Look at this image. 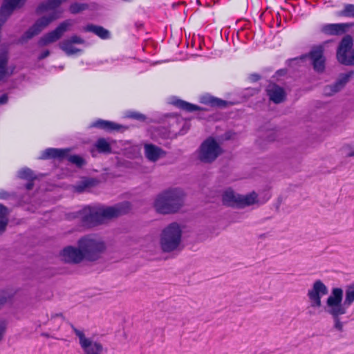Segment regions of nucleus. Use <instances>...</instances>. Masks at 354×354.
Wrapping results in <instances>:
<instances>
[{
  "instance_id": "f257e3e1",
  "label": "nucleus",
  "mask_w": 354,
  "mask_h": 354,
  "mask_svg": "<svg viewBox=\"0 0 354 354\" xmlns=\"http://www.w3.org/2000/svg\"><path fill=\"white\" fill-rule=\"evenodd\" d=\"M130 209L131 205L127 201L109 207L101 205L87 206L83 209L82 221L88 227L97 226L106 221L127 214Z\"/></svg>"
},
{
  "instance_id": "f03ea898",
  "label": "nucleus",
  "mask_w": 354,
  "mask_h": 354,
  "mask_svg": "<svg viewBox=\"0 0 354 354\" xmlns=\"http://www.w3.org/2000/svg\"><path fill=\"white\" fill-rule=\"evenodd\" d=\"M184 203V193L178 188L169 189L159 194L155 201L156 210L163 214L177 212Z\"/></svg>"
},
{
  "instance_id": "7ed1b4c3",
  "label": "nucleus",
  "mask_w": 354,
  "mask_h": 354,
  "mask_svg": "<svg viewBox=\"0 0 354 354\" xmlns=\"http://www.w3.org/2000/svg\"><path fill=\"white\" fill-rule=\"evenodd\" d=\"M77 246L82 249L85 260L88 261H95L100 259L106 248L102 239L93 234L80 238Z\"/></svg>"
},
{
  "instance_id": "20e7f679",
  "label": "nucleus",
  "mask_w": 354,
  "mask_h": 354,
  "mask_svg": "<svg viewBox=\"0 0 354 354\" xmlns=\"http://www.w3.org/2000/svg\"><path fill=\"white\" fill-rule=\"evenodd\" d=\"M342 299L343 290L340 288H334L326 300V312L333 319V328L339 332L344 330V323L340 320V315L346 314L345 302L342 304Z\"/></svg>"
},
{
  "instance_id": "39448f33",
  "label": "nucleus",
  "mask_w": 354,
  "mask_h": 354,
  "mask_svg": "<svg viewBox=\"0 0 354 354\" xmlns=\"http://www.w3.org/2000/svg\"><path fill=\"white\" fill-rule=\"evenodd\" d=\"M182 229L177 223H171L163 229L160 236L162 252L169 253L179 249L182 240Z\"/></svg>"
},
{
  "instance_id": "423d86ee",
  "label": "nucleus",
  "mask_w": 354,
  "mask_h": 354,
  "mask_svg": "<svg viewBox=\"0 0 354 354\" xmlns=\"http://www.w3.org/2000/svg\"><path fill=\"white\" fill-rule=\"evenodd\" d=\"M257 199V195L255 192L243 196L228 189L223 194V204L232 207L243 208L254 204Z\"/></svg>"
},
{
  "instance_id": "0eeeda50",
  "label": "nucleus",
  "mask_w": 354,
  "mask_h": 354,
  "mask_svg": "<svg viewBox=\"0 0 354 354\" xmlns=\"http://www.w3.org/2000/svg\"><path fill=\"white\" fill-rule=\"evenodd\" d=\"M222 153V149L215 139L209 137L205 140L198 149V159L204 163L214 162Z\"/></svg>"
},
{
  "instance_id": "6e6552de",
  "label": "nucleus",
  "mask_w": 354,
  "mask_h": 354,
  "mask_svg": "<svg viewBox=\"0 0 354 354\" xmlns=\"http://www.w3.org/2000/svg\"><path fill=\"white\" fill-rule=\"evenodd\" d=\"M57 18L56 13H52L48 16H44L38 19L35 23L30 26L20 37L19 42L21 44L27 42L33 37L39 35L52 21Z\"/></svg>"
},
{
  "instance_id": "1a4fd4ad",
  "label": "nucleus",
  "mask_w": 354,
  "mask_h": 354,
  "mask_svg": "<svg viewBox=\"0 0 354 354\" xmlns=\"http://www.w3.org/2000/svg\"><path fill=\"white\" fill-rule=\"evenodd\" d=\"M71 328L79 338V343L84 352V354H102L103 346L101 343L93 342L89 338H86L84 332L76 328L73 324H71Z\"/></svg>"
},
{
  "instance_id": "9d476101",
  "label": "nucleus",
  "mask_w": 354,
  "mask_h": 354,
  "mask_svg": "<svg viewBox=\"0 0 354 354\" xmlns=\"http://www.w3.org/2000/svg\"><path fill=\"white\" fill-rule=\"evenodd\" d=\"M328 292L326 286L320 280H316L310 289L308 290L307 296L309 299L310 306L320 308L322 306L321 299Z\"/></svg>"
},
{
  "instance_id": "9b49d317",
  "label": "nucleus",
  "mask_w": 354,
  "mask_h": 354,
  "mask_svg": "<svg viewBox=\"0 0 354 354\" xmlns=\"http://www.w3.org/2000/svg\"><path fill=\"white\" fill-rule=\"evenodd\" d=\"M72 25L70 20L62 22L55 30L45 34L38 41L39 46H45L59 40Z\"/></svg>"
},
{
  "instance_id": "f8f14e48",
  "label": "nucleus",
  "mask_w": 354,
  "mask_h": 354,
  "mask_svg": "<svg viewBox=\"0 0 354 354\" xmlns=\"http://www.w3.org/2000/svg\"><path fill=\"white\" fill-rule=\"evenodd\" d=\"M309 57L312 61L313 68L318 73H322L325 69V58L324 57V48L322 46L313 47L308 55L300 57V59H304Z\"/></svg>"
},
{
  "instance_id": "ddd939ff",
  "label": "nucleus",
  "mask_w": 354,
  "mask_h": 354,
  "mask_svg": "<svg viewBox=\"0 0 354 354\" xmlns=\"http://www.w3.org/2000/svg\"><path fill=\"white\" fill-rule=\"evenodd\" d=\"M62 261L71 264H79L85 260L80 247L66 246L60 252Z\"/></svg>"
},
{
  "instance_id": "4468645a",
  "label": "nucleus",
  "mask_w": 354,
  "mask_h": 354,
  "mask_svg": "<svg viewBox=\"0 0 354 354\" xmlns=\"http://www.w3.org/2000/svg\"><path fill=\"white\" fill-rule=\"evenodd\" d=\"M353 26V23L327 24L322 26L321 31L326 35H342Z\"/></svg>"
},
{
  "instance_id": "2eb2a0df",
  "label": "nucleus",
  "mask_w": 354,
  "mask_h": 354,
  "mask_svg": "<svg viewBox=\"0 0 354 354\" xmlns=\"http://www.w3.org/2000/svg\"><path fill=\"white\" fill-rule=\"evenodd\" d=\"M266 91L269 100L274 104H280L286 100V93L285 90L275 83L269 84Z\"/></svg>"
},
{
  "instance_id": "dca6fc26",
  "label": "nucleus",
  "mask_w": 354,
  "mask_h": 354,
  "mask_svg": "<svg viewBox=\"0 0 354 354\" xmlns=\"http://www.w3.org/2000/svg\"><path fill=\"white\" fill-rule=\"evenodd\" d=\"M351 76V73L342 74L333 84L324 86V95L326 96H331L340 91L348 82Z\"/></svg>"
},
{
  "instance_id": "f3484780",
  "label": "nucleus",
  "mask_w": 354,
  "mask_h": 354,
  "mask_svg": "<svg viewBox=\"0 0 354 354\" xmlns=\"http://www.w3.org/2000/svg\"><path fill=\"white\" fill-rule=\"evenodd\" d=\"M353 45V40L351 35H346L344 36L337 50V59L339 63L345 60V58L347 56V53L351 51Z\"/></svg>"
},
{
  "instance_id": "a211bd4d",
  "label": "nucleus",
  "mask_w": 354,
  "mask_h": 354,
  "mask_svg": "<svg viewBox=\"0 0 354 354\" xmlns=\"http://www.w3.org/2000/svg\"><path fill=\"white\" fill-rule=\"evenodd\" d=\"M90 127L103 129L108 132H112L114 131H124L127 129V127L122 126L121 124L102 119H98L96 121L91 123Z\"/></svg>"
},
{
  "instance_id": "6ab92c4d",
  "label": "nucleus",
  "mask_w": 354,
  "mask_h": 354,
  "mask_svg": "<svg viewBox=\"0 0 354 354\" xmlns=\"http://www.w3.org/2000/svg\"><path fill=\"white\" fill-rule=\"evenodd\" d=\"M70 149H57V148H48L42 151L39 159L48 160V159H58L59 160L66 158Z\"/></svg>"
},
{
  "instance_id": "aec40b11",
  "label": "nucleus",
  "mask_w": 354,
  "mask_h": 354,
  "mask_svg": "<svg viewBox=\"0 0 354 354\" xmlns=\"http://www.w3.org/2000/svg\"><path fill=\"white\" fill-rule=\"evenodd\" d=\"M145 157L151 162H155L159 158L166 156V151L153 144H145L144 146Z\"/></svg>"
},
{
  "instance_id": "412c9836",
  "label": "nucleus",
  "mask_w": 354,
  "mask_h": 354,
  "mask_svg": "<svg viewBox=\"0 0 354 354\" xmlns=\"http://www.w3.org/2000/svg\"><path fill=\"white\" fill-rule=\"evenodd\" d=\"M84 32H93L102 39L110 37V32L108 30L100 26L89 24L83 28Z\"/></svg>"
},
{
  "instance_id": "4be33fe9",
  "label": "nucleus",
  "mask_w": 354,
  "mask_h": 354,
  "mask_svg": "<svg viewBox=\"0 0 354 354\" xmlns=\"http://www.w3.org/2000/svg\"><path fill=\"white\" fill-rule=\"evenodd\" d=\"M62 2H64L63 0H47L45 2L41 3L37 6L36 12L37 14H41L45 11L55 9L58 8Z\"/></svg>"
},
{
  "instance_id": "5701e85b",
  "label": "nucleus",
  "mask_w": 354,
  "mask_h": 354,
  "mask_svg": "<svg viewBox=\"0 0 354 354\" xmlns=\"http://www.w3.org/2000/svg\"><path fill=\"white\" fill-rule=\"evenodd\" d=\"M171 103L176 107L189 113L202 110L201 107L180 99H175Z\"/></svg>"
},
{
  "instance_id": "b1692460",
  "label": "nucleus",
  "mask_w": 354,
  "mask_h": 354,
  "mask_svg": "<svg viewBox=\"0 0 354 354\" xmlns=\"http://www.w3.org/2000/svg\"><path fill=\"white\" fill-rule=\"evenodd\" d=\"M201 102L209 105L212 107H225L227 102L220 98H217L211 95H205L202 97Z\"/></svg>"
},
{
  "instance_id": "393cba45",
  "label": "nucleus",
  "mask_w": 354,
  "mask_h": 354,
  "mask_svg": "<svg viewBox=\"0 0 354 354\" xmlns=\"http://www.w3.org/2000/svg\"><path fill=\"white\" fill-rule=\"evenodd\" d=\"M59 47L68 56L82 51L80 49L74 47L73 44L66 40H63L60 42L59 44Z\"/></svg>"
},
{
  "instance_id": "a878e982",
  "label": "nucleus",
  "mask_w": 354,
  "mask_h": 354,
  "mask_svg": "<svg viewBox=\"0 0 354 354\" xmlns=\"http://www.w3.org/2000/svg\"><path fill=\"white\" fill-rule=\"evenodd\" d=\"M95 146L100 153H110L111 152L110 144L103 138H99L96 141Z\"/></svg>"
},
{
  "instance_id": "bb28decb",
  "label": "nucleus",
  "mask_w": 354,
  "mask_h": 354,
  "mask_svg": "<svg viewBox=\"0 0 354 354\" xmlns=\"http://www.w3.org/2000/svg\"><path fill=\"white\" fill-rule=\"evenodd\" d=\"M337 15L338 17L354 18V4H345L343 9L337 12Z\"/></svg>"
},
{
  "instance_id": "cd10ccee",
  "label": "nucleus",
  "mask_w": 354,
  "mask_h": 354,
  "mask_svg": "<svg viewBox=\"0 0 354 354\" xmlns=\"http://www.w3.org/2000/svg\"><path fill=\"white\" fill-rule=\"evenodd\" d=\"M354 301V285L351 284L347 287L346 290V297L344 299L346 311L347 308L349 307Z\"/></svg>"
},
{
  "instance_id": "c85d7f7f",
  "label": "nucleus",
  "mask_w": 354,
  "mask_h": 354,
  "mask_svg": "<svg viewBox=\"0 0 354 354\" xmlns=\"http://www.w3.org/2000/svg\"><path fill=\"white\" fill-rule=\"evenodd\" d=\"M18 177L28 181H33L36 178L33 171L27 167L24 168L18 171Z\"/></svg>"
},
{
  "instance_id": "c756f323",
  "label": "nucleus",
  "mask_w": 354,
  "mask_h": 354,
  "mask_svg": "<svg viewBox=\"0 0 354 354\" xmlns=\"http://www.w3.org/2000/svg\"><path fill=\"white\" fill-rule=\"evenodd\" d=\"M88 8L87 3H73L69 7V11L72 14H77Z\"/></svg>"
},
{
  "instance_id": "7c9ffc66",
  "label": "nucleus",
  "mask_w": 354,
  "mask_h": 354,
  "mask_svg": "<svg viewBox=\"0 0 354 354\" xmlns=\"http://www.w3.org/2000/svg\"><path fill=\"white\" fill-rule=\"evenodd\" d=\"M68 160L78 167H82L86 164L85 160L78 155L67 156Z\"/></svg>"
},
{
  "instance_id": "2f4dec72",
  "label": "nucleus",
  "mask_w": 354,
  "mask_h": 354,
  "mask_svg": "<svg viewBox=\"0 0 354 354\" xmlns=\"http://www.w3.org/2000/svg\"><path fill=\"white\" fill-rule=\"evenodd\" d=\"M127 116L129 118L135 119V120H140V121H144L146 119V117L145 115H143L140 113H138V112H136V111L129 112L127 114Z\"/></svg>"
},
{
  "instance_id": "473e14b6",
  "label": "nucleus",
  "mask_w": 354,
  "mask_h": 354,
  "mask_svg": "<svg viewBox=\"0 0 354 354\" xmlns=\"http://www.w3.org/2000/svg\"><path fill=\"white\" fill-rule=\"evenodd\" d=\"M65 40L68 42H70V44H83L85 43V41L82 37L77 35H73L70 38Z\"/></svg>"
},
{
  "instance_id": "72a5a7b5",
  "label": "nucleus",
  "mask_w": 354,
  "mask_h": 354,
  "mask_svg": "<svg viewBox=\"0 0 354 354\" xmlns=\"http://www.w3.org/2000/svg\"><path fill=\"white\" fill-rule=\"evenodd\" d=\"M342 64L346 66L354 65V49L351 52V56H346L345 60L342 62Z\"/></svg>"
},
{
  "instance_id": "f704fd0d",
  "label": "nucleus",
  "mask_w": 354,
  "mask_h": 354,
  "mask_svg": "<svg viewBox=\"0 0 354 354\" xmlns=\"http://www.w3.org/2000/svg\"><path fill=\"white\" fill-rule=\"evenodd\" d=\"M8 223V218H0V234L6 231Z\"/></svg>"
},
{
  "instance_id": "c9c22d12",
  "label": "nucleus",
  "mask_w": 354,
  "mask_h": 354,
  "mask_svg": "<svg viewBox=\"0 0 354 354\" xmlns=\"http://www.w3.org/2000/svg\"><path fill=\"white\" fill-rule=\"evenodd\" d=\"M8 214V208L3 205L0 204V218H7Z\"/></svg>"
},
{
  "instance_id": "e433bc0d",
  "label": "nucleus",
  "mask_w": 354,
  "mask_h": 354,
  "mask_svg": "<svg viewBox=\"0 0 354 354\" xmlns=\"http://www.w3.org/2000/svg\"><path fill=\"white\" fill-rule=\"evenodd\" d=\"M88 185H89V183L88 181H84L80 185H79L76 187V190L78 192H82L84 190L85 188L88 187Z\"/></svg>"
},
{
  "instance_id": "4c0bfd02",
  "label": "nucleus",
  "mask_w": 354,
  "mask_h": 354,
  "mask_svg": "<svg viewBox=\"0 0 354 354\" xmlns=\"http://www.w3.org/2000/svg\"><path fill=\"white\" fill-rule=\"evenodd\" d=\"M276 138H277L276 133H275V132H274L272 131L268 132V133L266 135V140L268 142H272L276 139Z\"/></svg>"
},
{
  "instance_id": "58836bf2",
  "label": "nucleus",
  "mask_w": 354,
  "mask_h": 354,
  "mask_svg": "<svg viewBox=\"0 0 354 354\" xmlns=\"http://www.w3.org/2000/svg\"><path fill=\"white\" fill-rule=\"evenodd\" d=\"M260 79H261V76L257 73H253L249 76V80L252 82H256L259 81Z\"/></svg>"
},
{
  "instance_id": "ea45409f",
  "label": "nucleus",
  "mask_w": 354,
  "mask_h": 354,
  "mask_svg": "<svg viewBox=\"0 0 354 354\" xmlns=\"http://www.w3.org/2000/svg\"><path fill=\"white\" fill-rule=\"evenodd\" d=\"M50 55V51L48 50H45L43 51L38 57L39 60H41L47 57Z\"/></svg>"
},
{
  "instance_id": "a19ab883",
  "label": "nucleus",
  "mask_w": 354,
  "mask_h": 354,
  "mask_svg": "<svg viewBox=\"0 0 354 354\" xmlns=\"http://www.w3.org/2000/svg\"><path fill=\"white\" fill-rule=\"evenodd\" d=\"M8 101V97L7 94H3L0 97V105L6 104Z\"/></svg>"
},
{
  "instance_id": "79ce46f5",
  "label": "nucleus",
  "mask_w": 354,
  "mask_h": 354,
  "mask_svg": "<svg viewBox=\"0 0 354 354\" xmlns=\"http://www.w3.org/2000/svg\"><path fill=\"white\" fill-rule=\"evenodd\" d=\"M5 330H6V327H5L4 324H0V342L1 341V339L3 338Z\"/></svg>"
},
{
  "instance_id": "37998d69",
  "label": "nucleus",
  "mask_w": 354,
  "mask_h": 354,
  "mask_svg": "<svg viewBox=\"0 0 354 354\" xmlns=\"http://www.w3.org/2000/svg\"><path fill=\"white\" fill-rule=\"evenodd\" d=\"M33 187V183L32 181H30V182H28L26 185V188L28 189V190H30L32 189Z\"/></svg>"
},
{
  "instance_id": "c03bdc74",
  "label": "nucleus",
  "mask_w": 354,
  "mask_h": 354,
  "mask_svg": "<svg viewBox=\"0 0 354 354\" xmlns=\"http://www.w3.org/2000/svg\"><path fill=\"white\" fill-rule=\"evenodd\" d=\"M231 132H226L224 135V138L225 140H230L231 138Z\"/></svg>"
},
{
  "instance_id": "a18cd8bd",
  "label": "nucleus",
  "mask_w": 354,
  "mask_h": 354,
  "mask_svg": "<svg viewBox=\"0 0 354 354\" xmlns=\"http://www.w3.org/2000/svg\"><path fill=\"white\" fill-rule=\"evenodd\" d=\"M8 194L6 192H0V198H6Z\"/></svg>"
},
{
  "instance_id": "49530a36",
  "label": "nucleus",
  "mask_w": 354,
  "mask_h": 354,
  "mask_svg": "<svg viewBox=\"0 0 354 354\" xmlns=\"http://www.w3.org/2000/svg\"><path fill=\"white\" fill-rule=\"evenodd\" d=\"M64 317L62 313H57V314H55L54 315H52V317Z\"/></svg>"
},
{
  "instance_id": "de8ad7c7",
  "label": "nucleus",
  "mask_w": 354,
  "mask_h": 354,
  "mask_svg": "<svg viewBox=\"0 0 354 354\" xmlns=\"http://www.w3.org/2000/svg\"><path fill=\"white\" fill-rule=\"evenodd\" d=\"M348 156H349V157L354 156V151H351V152H350V153L348 154Z\"/></svg>"
},
{
  "instance_id": "09e8293b",
  "label": "nucleus",
  "mask_w": 354,
  "mask_h": 354,
  "mask_svg": "<svg viewBox=\"0 0 354 354\" xmlns=\"http://www.w3.org/2000/svg\"><path fill=\"white\" fill-rule=\"evenodd\" d=\"M297 60H298V58H294V59H290L289 61H290V62H296V61H297Z\"/></svg>"
},
{
  "instance_id": "8fccbe9b",
  "label": "nucleus",
  "mask_w": 354,
  "mask_h": 354,
  "mask_svg": "<svg viewBox=\"0 0 354 354\" xmlns=\"http://www.w3.org/2000/svg\"><path fill=\"white\" fill-rule=\"evenodd\" d=\"M353 284L354 285V283Z\"/></svg>"
}]
</instances>
